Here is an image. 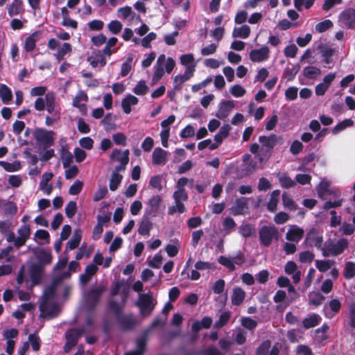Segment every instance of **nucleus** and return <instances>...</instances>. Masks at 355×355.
Returning a JSON list of instances; mask_svg holds the SVG:
<instances>
[{"instance_id": "f257e3e1", "label": "nucleus", "mask_w": 355, "mask_h": 355, "mask_svg": "<svg viewBox=\"0 0 355 355\" xmlns=\"http://www.w3.org/2000/svg\"><path fill=\"white\" fill-rule=\"evenodd\" d=\"M259 141L261 144V155L259 158L261 162L263 157L268 159L272 150L277 144H282L283 138L275 134H271L269 136L261 135L259 137Z\"/></svg>"}, {"instance_id": "f03ea898", "label": "nucleus", "mask_w": 355, "mask_h": 355, "mask_svg": "<svg viewBox=\"0 0 355 355\" xmlns=\"http://www.w3.org/2000/svg\"><path fill=\"white\" fill-rule=\"evenodd\" d=\"M259 236L261 245L264 247H269L273 240L278 241L279 234L275 225H263L259 231Z\"/></svg>"}, {"instance_id": "7ed1b4c3", "label": "nucleus", "mask_w": 355, "mask_h": 355, "mask_svg": "<svg viewBox=\"0 0 355 355\" xmlns=\"http://www.w3.org/2000/svg\"><path fill=\"white\" fill-rule=\"evenodd\" d=\"M173 198L175 200V205L170 206L168 209V214L173 215L175 213L178 212L182 214L186 211L183 202L188 200V194L185 189H178L174 191Z\"/></svg>"}, {"instance_id": "20e7f679", "label": "nucleus", "mask_w": 355, "mask_h": 355, "mask_svg": "<svg viewBox=\"0 0 355 355\" xmlns=\"http://www.w3.org/2000/svg\"><path fill=\"white\" fill-rule=\"evenodd\" d=\"M53 131L46 130L44 128H37L34 131V137L37 143L43 146L44 148L53 144Z\"/></svg>"}, {"instance_id": "39448f33", "label": "nucleus", "mask_w": 355, "mask_h": 355, "mask_svg": "<svg viewBox=\"0 0 355 355\" xmlns=\"http://www.w3.org/2000/svg\"><path fill=\"white\" fill-rule=\"evenodd\" d=\"M152 295L149 294H141L139 301L137 303L142 315H150L155 309V304L153 303Z\"/></svg>"}, {"instance_id": "423d86ee", "label": "nucleus", "mask_w": 355, "mask_h": 355, "mask_svg": "<svg viewBox=\"0 0 355 355\" xmlns=\"http://www.w3.org/2000/svg\"><path fill=\"white\" fill-rule=\"evenodd\" d=\"M119 328L123 331L132 330L137 325V319L133 313H122L116 319Z\"/></svg>"}, {"instance_id": "0eeeda50", "label": "nucleus", "mask_w": 355, "mask_h": 355, "mask_svg": "<svg viewBox=\"0 0 355 355\" xmlns=\"http://www.w3.org/2000/svg\"><path fill=\"white\" fill-rule=\"evenodd\" d=\"M104 291L103 288L98 287L89 290L85 294L86 304L89 310L93 311Z\"/></svg>"}, {"instance_id": "6e6552de", "label": "nucleus", "mask_w": 355, "mask_h": 355, "mask_svg": "<svg viewBox=\"0 0 355 355\" xmlns=\"http://www.w3.org/2000/svg\"><path fill=\"white\" fill-rule=\"evenodd\" d=\"M339 22L348 29H355V9L347 8L341 12Z\"/></svg>"}, {"instance_id": "1a4fd4ad", "label": "nucleus", "mask_w": 355, "mask_h": 355, "mask_svg": "<svg viewBox=\"0 0 355 355\" xmlns=\"http://www.w3.org/2000/svg\"><path fill=\"white\" fill-rule=\"evenodd\" d=\"M196 64L187 66L183 75H177L173 78L174 89L179 90L181 85L193 76Z\"/></svg>"}, {"instance_id": "9d476101", "label": "nucleus", "mask_w": 355, "mask_h": 355, "mask_svg": "<svg viewBox=\"0 0 355 355\" xmlns=\"http://www.w3.org/2000/svg\"><path fill=\"white\" fill-rule=\"evenodd\" d=\"M323 243V237L319 236L318 232L315 229H311L306 234L304 243L307 247H316L321 248Z\"/></svg>"}, {"instance_id": "9b49d317", "label": "nucleus", "mask_w": 355, "mask_h": 355, "mask_svg": "<svg viewBox=\"0 0 355 355\" xmlns=\"http://www.w3.org/2000/svg\"><path fill=\"white\" fill-rule=\"evenodd\" d=\"M161 202L162 198L160 196H153L147 202L148 207L146 208L144 214L155 217L158 213Z\"/></svg>"}, {"instance_id": "f8f14e48", "label": "nucleus", "mask_w": 355, "mask_h": 355, "mask_svg": "<svg viewBox=\"0 0 355 355\" xmlns=\"http://www.w3.org/2000/svg\"><path fill=\"white\" fill-rule=\"evenodd\" d=\"M270 50L268 46H263L259 49H254L250 52V59L253 62H261L268 59Z\"/></svg>"}, {"instance_id": "ddd939ff", "label": "nucleus", "mask_w": 355, "mask_h": 355, "mask_svg": "<svg viewBox=\"0 0 355 355\" xmlns=\"http://www.w3.org/2000/svg\"><path fill=\"white\" fill-rule=\"evenodd\" d=\"M44 268L42 264L33 263L29 268V274L33 285L41 282Z\"/></svg>"}, {"instance_id": "4468645a", "label": "nucleus", "mask_w": 355, "mask_h": 355, "mask_svg": "<svg viewBox=\"0 0 355 355\" xmlns=\"http://www.w3.org/2000/svg\"><path fill=\"white\" fill-rule=\"evenodd\" d=\"M234 107V103L232 101L223 100L220 102L218 110L216 114V116L220 119L227 118L232 109Z\"/></svg>"}, {"instance_id": "2eb2a0df", "label": "nucleus", "mask_w": 355, "mask_h": 355, "mask_svg": "<svg viewBox=\"0 0 355 355\" xmlns=\"http://www.w3.org/2000/svg\"><path fill=\"white\" fill-rule=\"evenodd\" d=\"M34 254L39 261L37 264H42L43 267L52 262L53 255L50 250H47L44 248H40L34 250Z\"/></svg>"}, {"instance_id": "dca6fc26", "label": "nucleus", "mask_w": 355, "mask_h": 355, "mask_svg": "<svg viewBox=\"0 0 355 355\" xmlns=\"http://www.w3.org/2000/svg\"><path fill=\"white\" fill-rule=\"evenodd\" d=\"M41 31H36L26 38L24 48L26 52H31L35 49L37 42L41 38Z\"/></svg>"}, {"instance_id": "f3484780", "label": "nucleus", "mask_w": 355, "mask_h": 355, "mask_svg": "<svg viewBox=\"0 0 355 355\" xmlns=\"http://www.w3.org/2000/svg\"><path fill=\"white\" fill-rule=\"evenodd\" d=\"M167 152L162 148H155L152 154V162L154 165L164 164L166 161Z\"/></svg>"}, {"instance_id": "a211bd4d", "label": "nucleus", "mask_w": 355, "mask_h": 355, "mask_svg": "<svg viewBox=\"0 0 355 355\" xmlns=\"http://www.w3.org/2000/svg\"><path fill=\"white\" fill-rule=\"evenodd\" d=\"M247 208V200L245 198L241 197L236 200L234 206L231 208V213L234 216L242 215L244 214Z\"/></svg>"}, {"instance_id": "6ab92c4d", "label": "nucleus", "mask_w": 355, "mask_h": 355, "mask_svg": "<svg viewBox=\"0 0 355 355\" xmlns=\"http://www.w3.org/2000/svg\"><path fill=\"white\" fill-rule=\"evenodd\" d=\"M150 216H148L144 214L143 216L141 221L139 223L138 232L140 235L142 236H148L150 234V231L153 228V223L149 220V217Z\"/></svg>"}, {"instance_id": "aec40b11", "label": "nucleus", "mask_w": 355, "mask_h": 355, "mask_svg": "<svg viewBox=\"0 0 355 355\" xmlns=\"http://www.w3.org/2000/svg\"><path fill=\"white\" fill-rule=\"evenodd\" d=\"M348 246V241L345 239H339L336 243L332 244L328 249L329 252L334 256H337L343 252Z\"/></svg>"}, {"instance_id": "412c9836", "label": "nucleus", "mask_w": 355, "mask_h": 355, "mask_svg": "<svg viewBox=\"0 0 355 355\" xmlns=\"http://www.w3.org/2000/svg\"><path fill=\"white\" fill-rule=\"evenodd\" d=\"M110 157L112 159H116L120 164L127 165L129 162V150H125L122 153L121 150L114 149Z\"/></svg>"}, {"instance_id": "4be33fe9", "label": "nucleus", "mask_w": 355, "mask_h": 355, "mask_svg": "<svg viewBox=\"0 0 355 355\" xmlns=\"http://www.w3.org/2000/svg\"><path fill=\"white\" fill-rule=\"evenodd\" d=\"M318 49L321 53L322 57L324 58V62L325 64H330L332 62V56L334 53V50L327 46L326 44H320Z\"/></svg>"}, {"instance_id": "5701e85b", "label": "nucleus", "mask_w": 355, "mask_h": 355, "mask_svg": "<svg viewBox=\"0 0 355 355\" xmlns=\"http://www.w3.org/2000/svg\"><path fill=\"white\" fill-rule=\"evenodd\" d=\"M304 236V230L300 227L290 229L286 234V239L289 241H300Z\"/></svg>"}, {"instance_id": "b1692460", "label": "nucleus", "mask_w": 355, "mask_h": 355, "mask_svg": "<svg viewBox=\"0 0 355 355\" xmlns=\"http://www.w3.org/2000/svg\"><path fill=\"white\" fill-rule=\"evenodd\" d=\"M245 297V292L240 287H236L233 289L231 297L233 305L239 306L242 304Z\"/></svg>"}, {"instance_id": "393cba45", "label": "nucleus", "mask_w": 355, "mask_h": 355, "mask_svg": "<svg viewBox=\"0 0 355 355\" xmlns=\"http://www.w3.org/2000/svg\"><path fill=\"white\" fill-rule=\"evenodd\" d=\"M55 288L54 286H50L45 289L43 295L44 302H42L40 305V310L42 313H44L46 311V301L52 298L55 295Z\"/></svg>"}, {"instance_id": "a878e982", "label": "nucleus", "mask_w": 355, "mask_h": 355, "mask_svg": "<svg viewBox=\"0 0 355 355\" xmlns=\"http://www.w3.org/2000/svg\"><path fill=\"white\" fill-rule=\"evenodd\" d=\"M321 320L320 316L317 313H313L302 320L304 328L309 329L317 326Z\"/></svg>"}, {"instance_id": "bb28decb", "label": "nucleus", "mask_w": 355, "mask_h": 355, "mask_svg": "<svg viewBox=\"0 0 355 355\" xmlns=\"http://www.w3.org/2000/svg\"><path fill=\"white\" fill-rule=\"evenodd\" d=\"M300 69V65L299 64L293 65L292 67H286L284 71L283 78L286 79L287 81L293 80Z\"/></svg>"}, {"instance_id": "cd10ccee", "label": "nucleus", "mask_w": 355, "mask_h": 355, "mask_svg": "<svg viewBox=\"0 0 355 355\" xmlns=\"http://www.w3.org/2000/svg\"><path fill=\"white\" fill-rule=\"evenodd\" d=\"M22 10L23 2L21 0H13L8 8V12L10 17L19 15Z\"/></svg>"}, {"instance_id": "c85d7f7f", "label": "nucleus", "mask_w": 355, "mask_h": 355, "mask_svg": "<svg viewBox=\"0 0 355 355\" xmlns=\"http://www.w3.org/2000/svg\"><path fill=\"white\" fill-rule=\"evenodd\" d=\"M320 73V69L314 66H307L304 67L302 71L303 76L309 79H315L319 76Z\"/></svg>"}, {"instance_id": "c756f323", "label": "nucleus", "mask_w": 355, "mask_h": 355, "mask_svg": "<svg viewBox=\"0 0 355 355\" xmlns=\"http://www.w3.org/2000/svg\"><path fill=\"white\" fill-rule=\"evenodd\" d=\"M250 34V28L248 25H243L239 28H234L232 37H241L245 39L249 37Z\"/></svg>"}, {"instance_id": "7c9ffc66", "label": "nucleus", "mask_w": 355, "mask_h": 355, "mask_svg": "<svg viewBox=\"0 0 355 355\" xmlns=\"http://www.w3.org/2000/svg\"><path fill=\"white\" fill-rule=\"evenodd\" d=\"M147 345V332L144 333L139 338H137L136 340V346L137 349L135 351L138 352L140 354H143L145 353L146 350Z\"/></svg>"}, {"instance_id": "2f4dec72", "label": "nucleus", "mask_w": 355, "mask_h": 355, "mask_svg": "<svg viewBox=\"0 0 355 355\" xmlns=\"http://www.w3.org/2000/svg\"><path fill=\"white\" fill-rule=\"evenodd\" d=\"M88 96L87 94L83 91H80L75 98L73 99V105L76 107H78L80 110L82 108L86 109V105L85 104H80V101H87Z\"/></svg>"}, {"instance_id": "473e14b6", "label": "nucleus", "mask_w": 355, "mask_h": 355, "mask_svg": "<svg viewBox=\"0 0 355 355\" xmlns=\"http://www.w3.org/2000/svg\"><path fill=\"white\" fill-rule=\"evenodd\" d=\"M0 96L2 102L8 104L12 98V94L10 88L6 85H1L0 88Z\"/></svg>"}, {"instance_id": "72a5a7b5", "label": "nucleus", "mask_w": 355, "mask_h": 355, "mask_svg": "<svg viewBox=\"0 0 355 355\" xmlns=\"http://www.w3.org/2000/svg\"><path fill=\"white\" fill-rule=\"evenodd\" d=\"M353 125L354 121L351 119H345L344 121L336 125L331 130V132L334 135H336L340 132L343 131V130H345V128L351 127Z\"/></svg>"}, {"instance_id": "f704fd0d", "label": "nucleus", "mask_w": 355, "mask_h": 355, "mask_svg": "<svg viewBox=\"0 0 355 355\" xmlns=\"http://www.w3.org/2000/svg\"><path fill=\"white\" fill-rule=\"evenodd\" d=\"M0 166L3 168L6 171L15 172L21 169V164L19 161L10 163L5 161H0Z\"/></svg>"}, {"instance_id": "c9c22d12", "label": "nucleus", "mask_w": 355, "mask_h": 355, "mask_svg": "<svg viewBox=\"0 0 355 355\" xmlns=\"http://www.w3.org/2000/svg\"><path fill=\"white\" fill-rule=\"evenodd\" d=\"M343 276L346 279H351L355 276V262L347 261L345 263Z\"/></svg>"}, {"instance_id": "e433bc0d", "label": "nucleus", "mask_w": 355, "mask_h": 355, "mask_svg": "<svg viewBox=\"0 0 355 355\" xmlns=\"http://www.w3.org/2000/svg\"><path fill=\"white\" fill-rule=\"evenodd\" d=\"M282 202L285 208L290 211H295L297 209V205L295 201L292 199L291 196L284 192L282 194Z\"/></svg>"}, {"instance_id": "4c0bfd02", "label": "nucleus", "mask_w": 355, "mask_h": 355, "mask_svg": "<svg viewBox=\"0 0 355 355\" xmlns=\"http://www.w3.org/2000/svg\"><path fill=\"white\" fill-rule=\"evenodd\" d=\"M329 306L333 314L329 315L328 313H326V317L328 318H331L340 311L341 302L338 299H332L329 302Z\"/></svg>"}, {"instance_id": "58836bf2", "label": "nucleus", "mask_w": 355, "mask_h": 355, "mask_svg": "<svg viewBox=\"0 0 355 355\" xmlns=\"http://www.w3.org/2000/svg\"><path fill=\"white\" fill-rule=\"evenodd\" d=\"M123 179L122 175L118 173H112V177L110 180L109 187L110 189L112 191H114L117 189L119 185Z\"/></svg>"}, {"instance_id": "ea45409f", "label": "nucleus", "mask_w": 355, "mask_h": 355, "mask_svg": "<svg viewBox=\"0 0 355 355\" xmlns=\"http://www.w3.org/2000/svg\"><path fill=\"white\" fill-rule=\"evenodd\" d=\"M309 297L310 303L316 306L320 305L324 300V296L320 292H311Z\"/></svg>"}, {"instance_id": "a19ab883", "label": "nucleus", "mask_w": 355, "mask_h": 355, "mask_svg": "<svg viewBox=\"0 0 355 355\" xmlns=\"http://www.w3.org/2000/svg\"><path fill=\"white\" fill-rule=\"evenodd\" d=\"M107 28L112 34L117 35L121 32L123 29V24L118 20H112L107 24Z\"/></svg>"}, {"instance_id": "79ce46f5", "label": "nucleus", "mask_w": 355, "mask_h": 355, "mask_svg": "<svg viewBox=\"0 0 355 355\" xmlns=\"http://www.w3.org/2000/svg\"><path fill=\"white\" fill-rule=\"evenodd\" d=\"M148 92V87L143 80H139L133 89V92L138 96L145 95Z\"/></svg>"}, {"instance_id": "37998d69", "label": "nucleus", "mask_w": 355, "mask_h": 355, "mask_svg": "<svg viewBox=\"0 0 355 355\" xmlns=\"http://www.w3.org/2000/svg\"><path fill=\"white\" fill-rule=\"evenodd\" d=\"M271 347V341L266 340L257 348L256 355H268L270 348Z\"/></svg>"}, {"instance_id": "c03bdc74", "label": "nucleus", "mask_w": 355, "mask_h": 355, "mask_svg": "<svg viewBox=\"0 0 355 355\" xmlns=\"http://www.w3.org/2000/svg\"><path fill=\"white\" fill-rule=\"evenodd\" d=\"M279 28L282 31H286L290 28H295L300 26V24L298 22H291L286 19L280 20L278 24Z\"/></svg>"}, {"instance_id": "a18cd8bd", "label": "nucleus", "mask_w": 355, "mask_h": 355, "mask_svg": "<svg viewBox=\"0 0 355 355\" xmlns=\"http://www.w3.org/2000/svg\"><path fill=\"white\" fill-rule=\"evenodd\" d=\"M230 313L228 311H225L222 313L219 317V319L215 322L216 328H222L228 322L230 318Z\"/></svg>"}, {"instance_id": "49530a36", "label": "nucleus", "mask_w": 355, "mask_h": 355, "mask_svg": "<svg viewBox=\"0 0 355 355\" xmlns=\"http://www.w3.org/2000/svg\"><path fill=\"white\" fill-rule=\"evenodd\" d=\"M132 60V57L129 56L127 58L126 60L122 64L120 73L122 77L126 76L131 71Z\"/></svg>"}, {"instance_id": "de8ad7c7", "label": "nucleus", "mask_w": 355, "mask_h": 355, "mask_svg": "<svg viewBox=\"0 0 355 355\" xmlns=\"http://www.w3.org/2000/svg\"><path fill=\"white\" fill-rule=\"evenodd\" d=\"M314 2L315 0H294V6L298 11H301L303 6L306 9H309Z\"/></svg>"}, {"instance_id": "09e8293b", "label": "nucleus", "mask_w": 355, "mask_h": 355, "mask_svg": "<svg viewBox=\"0 0 355 355\" xmlns=\"http://www.w3.org/2000/svg\"><path fill=\"white\" fill-rule=\"evenodd\" d=\"M83 188V182L79 180H76L69 187V193L70 195H78Z\"/></svg>"}, {"instance_id": "8fccbe9b", "label": "nucleus", "mask_w": 355, "mask_h": 355, "mask_svg": "<svg viewBox=\"0 0 355 355\" xmlns=\"http://www.w3.org/2000/svg\"><path fill=\"white\" fill-rule=\"evenodd\" d=\"M77 211V205L74 201H69L65 207V214L67 218H73Z\"/></svg>"}, {"instance_id": "3c124183", "label": "nucleus", "mask_w": 355, "mask_h": 355, "mask_svg": "<svg viewBox=\"0 0 355 355\" xmlns=\"http://www.w3.org/2000/svg\"><path fill=\"white\" fill-rule=\"evenodd\" d=\"M81 241V234L75 233L73 236L67 242V248L74 250L77 248Z\"/></svg>"}, {"instance_id": "603ef678", "label": "nucleus", "mask_w": 355, "mask_h": 355, "mask_svg": "<svg viewBox=\"0 0 355 355\" xmlns=\"http://www.w3.org/2000/svg\"><path fill=\"white\" fill-rule=\"evenodd\" d=\"M218 261L220 264L226 267L230 271H234L236 268L232 260L225 256H220Z\"/></svg>"}, {"instance_id": "864d4df0", "label": "nucleus", "mask_w": 355, "mask_h": 355, "mask_svg": "<svg viewBox=\"0 0 355 355\" xmlns=\"http://www.w3.org/2000/svg\"><path fill=\"white\" fill-rule=\"evenodd\" d=\"M333 22L330 19H325L321 22H319L315 26V30L318 33L325 32L327 30L333 27Z\"/></svg>"}, {"instance_id": "5fc2aeb1", "label": "nucleus", "mask_w": 355, "mask_h": 355, "mask_svg": "<svg viewBox=\"0 0 355 355\" xmlns=\"http://www.w3.org/2000/svg\"><path fill=\"white\" fill-rule=\"evenodd\" d=\"M162 177L160 175H154L150 178L149 185L153 188L157 189L159 191H162L163 187L162 185Z\"/></svg>"}, {"instance_id": "6e6d98bb", "label": "nucleus", "mask_w": 355, "mask_h": 355, "mask_svg": "<svg viewBox=\"0 0 355 355\" xmlns=\"http://www.w3.org/2000/svg\"><path fill=\"white\" fill-rule=\"evenodd\" d=\"M28 341L31 344V347L33 351L37 352L40 349V340L38 335L36 334H31L28 336Z\"/></svg>"}, {"instance_id": "4d7b16f0", "label": "nucleus", "mask_w": 355, "mask_h": 355, "mask_svg": "<svg viewBox=\"0 0 355 355\" xmlns=\"http://www.w3.org/2000/svg\"><path fill=\"white\" fill-rule=\"evenodd\" d=\"M87 26L89 31H99L103 28L104 22L100 19H94L88 22Z\"/></svg>"}, {"instance_id": "13d9d810", "label": "nucleus", "mask_w": 355, "mask_h": 355, "mask_svg": "<svg viewBox=\"0 0 355 355\" xmlns=\"http://www.w3.org/2000/svg\"><path fill=\"white\" fill-rule=\"evenodd\" d=\"M332 263L327 260H317L315 261V266L318 270L321 272H324L330 269Z\"/></svg>"}, {"instance_id": "bf43d9fd", "label": "nucleus", "mask_w": 355, "mask_h": 355, "mask_svg": "<svg viewBox=\"0 0 355 355\" xmlns=\"http://www.w3.org/2000/svg\"><path fill=\"white\" fill-rule=\"evenodd\" d=\"M279 183L283 188L288 189L293 187L295 185V181H293L289 176L284 175L279 179Z\"/></svg>"}, {"instance_id": "052dcab7", "label": "nucleus", "mask_w": 355, "mask_h": 355, "mask_svg": "<svg viewBox=\"0 0 355 355\" xmlns=\"http://www.w3.org/2000/svg\"><path fill=\"white\" fill-rule=\"evenodd\" d=\"M314 254L311 252L306 250L303 251L299 254V260L302 263H311L314 259Z\"/></svg>"}, {"instance_id": "680f3d73", "label": "nucleus", "mask_w": 355, "mask_h": 355, "mask_svg": "<svg viewBox=\"0 0 355 355\" xmlns=\"http://www.w3.org/2000/svg\"><path fill=\"white\" fill-rule=\"evenodd\" d=\"M108 306L111 311H112L115 314L116 319L123 313L121 307L116 301H110Z\"/></svg>"}, {"instance_id": "e2e57ef3", "label": "nucleus", "mask_w": 355, "mask_h": 355, "mask_svg": "<svg viewBox=\"0 0 355 355\" xmlns=\"http://www.w3.org/2000/svg\"><path fill=\"white\" fill-rule=\"evenodd\" d=\"M241 324L249 330H253L257 326L256 320L250 317L243 318L241 320Z\"/></svg>"}, {"instance_id": "0e129e2a", "label": "nucleus", "mask_w": 355, "mask_h": 355, "mask_svg": "<svg viewBox=\"0 0 355 355\" xmlns=\"http://www.w3.org/2000/svg\"><path fill=\"white\" fill-rule=\"evenodd\" d=\"M163 257L161 254L157 253L152 260L148 262V266L153 268H159L162 263Z\"/></svg>"}, {"instance_id": "69168bd1", "label": "nucleus", "mask_w": 355, "mask_h": 355, "mask_svg": "<svg viewBox=\"0 0 355 355\" xmlns=\"http://www.w3.org/2000/svg\"><path fill=\"white\" fill-rule=\"evenodd\" d=\"M340 231L345 235H352L355 232V226L353 224L344 222L340 228Z\"/></svg>"}, {"instance_id": "338daca9", "label": "nucleus", "mask_w": 355, "mask_h": 355, "mask_svg": "<svg viewBox=\"0 0 355 355\" xmlns=\"http://www.w3.org/2000/svg\"><path fill=\"white\" fill-rule=\"evenodd\" d=\"M349 325L355 329V303L352 302L349 305Z\"/></svg>"}, {"instance_id": "774afa93", "label": "nucleus", "mask_w": 355, "mask_h": 355, "mask_svg": "<svg viewBox=\"0 0 355 355\" xmlns=\"http://www.w3.org/2000/svg\"><path fill=\"white\" fill-rule=\"evenodd\" d=\"M198 354L200 355H223L222 353L214 346L208 347L199 352Z\"/></svg>"}]
</instances>
